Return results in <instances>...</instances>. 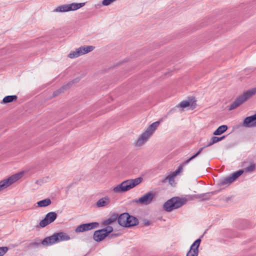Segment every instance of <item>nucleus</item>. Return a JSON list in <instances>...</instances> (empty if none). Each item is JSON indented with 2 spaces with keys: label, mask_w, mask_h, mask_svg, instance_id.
<instances>
[{
  "label": "nucleus",
  "mask_w": 256,
  "mask_h": 256,
  "mask_svg": "<svg viewBox=\"0 0 256 256\" xmlns=\"http://www.w3.org/2000/svg\"><path fill=\"white\" fill-rule=\"evenodd\" d=\"M72 10L71 4H64L58 6L54 10V12H67Z\"/></svg>",
  "instance_id": "obj_19"
},
{
  "label": "nucleus",
  "mask_w": 256,
  "mask_h": 256,
  "mask_svg": "<svg viewBox=\"0 0 256 256\" xmlns=\"http://www.w3.org/2000/svg\"><path fill=\"white\" fill-rule=\"evenodd\" d=\"M56 236L58 238V242L62 241H66L70 240V236L64 232L55 233Z\"/></svg>",
  "instance_id": "obj_20"
},
{
  "label": "nucleus",
  "mask_w": 256,
  "mask_h": 256,
  "mask_svg": "<svg viewBox=\"0 0 256 256\" xmlns=\"http://www.w3.org/2000/svg\"><path fill=\"white\" fill-rule=\"evenodd\" d=\"M94 47L92 46H82L76 50V52L78 57L83 54L90 52L94 50Z\"/></svg>",
  "instance_id": "obj_12"
},
{
  "label": "nucleus",
  "mask_w": 256,
  "mask_h": 256,
  "mask_svg": "<svg viewBox=\"0 0 256 256\" xmlns=\"http://www.w3.org/2000/svg\"><path fill=\"white\" fill-rule=\"evenodd\" d=\"M190 106V102L188 101H182L179 104L178 106L182 108H186Z\"/></svg>",
  "instance_id": "obj_31"
},
{
  "label": "nucleus",
  "mask_w": 256,
  "mask_h": 256,
  "mask_svg": "<svg viewBox=\"0 0 256 256\" xmlns=\"http://www.w3.org/2000/svg\"><path fill=\"white\" fill-rule=\"evenodd\" d=\"M228 129L226 125H222L219 126L214 132V135H220Z\"/></svg>",
  "instance_id": "obj_23"
},
{
  "label": "nucleus",
  "mask_w": 256,
  "mask_h": 256,
  "mask_svg": "<svg viewBox=\"0 0 256 256\" xmlns=\"http://www.w3.org/2000/svg\"><path fill=\"white\" fill-rule=\"evenodd\" d=\"M174 172L176 174V175L180 173V172L178 170L174 171Z\"/></svg>",
  "instance_id": "obj_42"
},
{
  "label": "nucleus",
  "mask_w": 256,
  "mask_h": 256,
  "mask_svg": "<svg viewBox=\"0 0 256 256\" xmlns=\"http://www.w3.org/2000/svg\"><path fill=\"white\" fill-rule=\"evenodd\" d=\"M98 225L99 224L97 222L82 224L76 228L75 232L77 233L84 232L96 228Z\"/></svg>",
  "instance_id": "obj_9"
},
{
  "label": "nucleus",
  "mask_w": 256,
  "mask_h": 256,
  "mask_svg": "<svg viewBox=\"0 0 256 256\" xmlns=\"http://www.w3.org/2000/svg\"><path fill=\"white\" fill-rule=\"evenodd\" d=\"M68 57L70 58H78V55L76 54V51H74V52H70L68 55Z\"/></svg>",
  "instance_id": "obj_34"
},
{
  "label": "nucleus",
  "mask_w": 256,
  "mask_h": 256,
  "mask_svg": "<svg viewBox=\"0 0 256 256\" xmlns=\"http://www.w3.org/2000/svg\"><path fill=\"white\" fill-rule=\"evenodd\" d=\"M207 147H208V146H204V147H202V148H200L199 149V150H198V152H197L195 154L193 155V156H194V158H196L198 156V155H199V154L202 152V150H203L204 148H207Z\"/></svg>",
  "instance_id": "obj_35"
},
{
  "label": "nucleus",
  "mask_w": 256,
  "mask_h": 256,
  "mask_svg": "<svg viewBox=\"0 0 256 256\" xmlns=\"http://www.w3.org/2000/svg\"><path fill=\"white\" fill-rule=\"evenodd\" d=\"M84 4H85L84 2L78 3V4L72 3L71 4L72 10H76L82 7L83 6H84Z\"/></svg>",
  "instance_id": "obj_28"
},
{
  "label": "nucleus",
  "mask_w": 256,
  "mask_h": 256,
  "mask_svg": "<svg viewBox=\"0 0 256 256\" xmlns=\"http://www.w3.org/2000/svg\"><path fill=\"white\" fill-rule=\"evenodd\" d=\"M160 124V122L157 121L151 124L146 130L140 136L138 140L135 142L136 146L140 147L145 144L152 135Z\"/></svg>",
  "instance_id": "obj_4"
},
{
  "label": "nucleus",
  "mask_w": 256,
  "mask_h": 256,
  "mask_svg": "<svg viewBox=\"0 0 256 256\" xmlns=\"http://www.w3.org/2000/svg\"><path fill=\"white\" fill-rule=\"evenodd\" d=\"M103 231L102 229L95 231L93 235L94 240L96 242H100L104 240L107 236Z\"/></svg>",
  "instance_id": "obj_14"
},
{
  "label": "nucleus",
  "mask_w": 256,
  "mask_h": 256,
  "mask_svg": "<svg viewBox=\"0 0 256 256\" xmlns=\"http://www.w3.org/2000/svg\"><path fill=\"white\" fill-rule=\"evenodd\" d=\"M256 168V164H252L250 166L245 168L244 170H242L243 171V172H254Z\"/></svg>",
  "instance_id": "obj_26"
},
{
  "label": "nucleus",
  "mask_w": 256,
  "mask_h": 256,
  "mask_svg": "<svg viewBox=\"0 0 256 256\" xmlns=\"http://www.w3.org/2000/svg\"><path fill=\"white\" fill-rule=\"evenodd\" d=\"M214 192H206L198 194H194L192 197L194 198L200 199L202 201L208 200L210 199Z\"/></svg>",
  "instance_id": "obj_15"
},
{
  "label": "nucleus",
  "mask_w": 256,
  "mask_h": 256,
  "mask_svg": "<svg viewBox=\"0 0 256 256\" xmlns=\"http://www.w3.org/2000/svg\"><path fill=\"white\" fill-rule=\"evenodd\" d=\"M110 202V198L108 196H105L100 198L96 204L98 208L103 207L108 205Z\"/></svg>",
  "instance_id": "obj_18"
},
{
  "label": "nucleus",
  "mask_w": 256,
  "mask_h": 256,
  "mask_svg": "<svg viewBox=\"0 0 256 256\" xmlns=\"http://www.w3.org/2000/svg\"><path fill=\"white\" fill-rule=\"evenodd\" d=\"M73 82H70L66 85L63 86L58 90L54 91L53 92V96L54 97L58 96L62 92H64L66 90L69 88L73 84Z\"/></svg>",
  "instance_id": "obj_17"
},
{
  "label": "nucleus",
  "mask_w": 256,
  "mask_h": 256,
  "mask_svg": "<svg viewBox=\"0 0 256 256\" xmlns=\"http://www.w3.org/2000/svg\"><path fill=\"white\" fill-rule=\"evenodd\" d=\"M198 250L196 248H192V249L190 248V249L188 252L186 256H198Z\"/></svg>",
  "instance_id": "obj_27"
},
{
  "label": "nucleus",
  "mask_w": 256,
  "mask_h": 256,
  "mask_svg": "<svg viewBox=\"0 0 256 256\" xmlns=\"http://www.w3.org/2000/svg\"><path fill=\"white\" fill-rule=\"evenodd\" d=\"M224 138H225V136H222L220 138L216 137V136H212L210 139V142L207 145H206V146H208V147L212 145L213 144L216 143L220 140H222Z\"/></svg>",
  "instance_id": "obj_24"
},
{
  "label": "nucleus",
  "mask_w": 256,
  "mask_h": 256,
  "mask_svg": "<svg viewBox=\"0 0 256 256\" xmlns=\"http://www.w3.org/2000/svg\"><path fill=\"white\" fill-rule=\"evenodd\" d=\"M186 198L174 196L164 203L163 208L167 212H171L174 210L181 208L186 203Z\"/></svg>",
  "instance_id": "obj_3"
},
{
  "label": "nucleus",
  "mask_w": 256,
  "mask_h": 256,
  "mask_svg": "<svg viewBox=\"0 0 256 256\" xmlns=\"http://www.w3.org/2000/svg\"><path fill=\"white\" fill-rule=\"evenodd\" d=\"M144 225L146 226H149L150 224V222L148 220H147L146 222H144Z\"/></svg>",
  "instance_id": "obj_39"
},
{
  "label": "nucleus",
  "mask_w": 256,
  "mask_h": 256,
  "mask_svg": "<svg viewBox=\"0 0 256 256\" xmlns=\"http://www.w3.org/2000/svg\"><path fill=\"white\" fill-rule=\"evenodd\" d=\"M256 94V88H250L244 92L242 95L237 97L230 105L228 106V110L230 111L236 108Z\"/></svg>",
  "instance_id": "obj_2"
},
{
  "label": "nucleus",
  "mask_w": 256,
  "mask_h": 256,
  "mask_svg": "<svg viewBox=\"0 0 256 256\" xmlns=\"http://www.w3.org/2000/svg\"><path fill=\"white\" fill-rule=\"evenodd\" d=\"M118 223L122 226L130 228L138 225V220L136 217L124 212L118 216Z\"/></svg>",
  "instance_id": "obj_5"
},
{
  "label": "nucleus",
  "mask_w": 256,
  "mask_h": 256,
  "mask_svg": "<svg viewBox=\"0 0 256 256\" xmlns=\"http://www.w3.org/2000/svg\"><path fill=\"white\" fill-rule=\"evenodd\" d=\"M170 174L172 175V177L174 176V178L177 176L174 172H172Z\"/></svg>",
  "instance_id": "obj_40"
},
{
  "label": "nucleus",
  "mask_w": 256,
  "mask_h": 256,
  "mask_svg": "<svg viewBox=\"0 0 256 256\" xmlns=\"http://www.w3.org/2000/svg\"><path fill=\"white\" fill-rule=\"evenodd\" d=\"M118 235V234H112L110 235V237H114V236H116Z\"/></svg>",
  "instance_id": "obj_41"
},
{
  "label": "nucleus",
  "mask_w": 256,
  "mask_h": 256,
  "mask_svg": "<svg viewBox=\"0 0 256 256\" xmlns=\"http://www.w3.org/2000/svg\"><path fill=\"white\" fill-rule=\"evenodd\" d=\"M51 204V200L49 198L40 200L37 202L38 207H46Z\"/></svg>",
  "instance_id": "obj_22"
},
{
  "label": "nucleus",
  "mask_w": 256,
  "mask_h": 256,
  "mask_svg": "<svg viewBox=\"0 0 256 256\" xmlns=\"http://www.w3.org/2000/svg\"><path fill=\"white\" fill-rule=\"evenodd\" d=\"M102 230H104V232L106 234V236H108V234L111 233L113 231V228L111 226H108L104 228H102Z\"/></svg>",
  "instance_id": "obj_30"
},
{
  "label": "nucleus",
  "mask_w": 256,
  "mask_h": 256,
  "mask_svg": "<svg viewBox=\"0 0 256 256\" xmlns=\"http://www.w3.org/2000/svg\"><path fill=\"white\" fill-rule=\"evenodd\" d=\"M194 156H192L190 158H189L187 160H186L184 162V164H184V165L187 164H188V163H189V162H190V160H193V159H194Z\"/></svg>",
  "instance_id": "obj_36"
},
{
  "label": "nucleus",
  "mask_w": 256,
  "mask_h": 256,
  "mask_svg": "<svg viewBox=\"0 0 256 256\" xmlns=\"http://www.w3.org/2000/svg\"><path fill=\"white\" fill-rule=\"evenodd\" d=\"M8 250V248L6 246L0 247V256H3Z\"/></svg>",
  "instance_id": "obj_32"
},
{
  "label": "nucleus",
  "mask_w": 256,
  "mask_h": 256,
  "mask_svg": "<svg viewBox=\"0 0 256 256\" xmlns=\"http://www.w3.org/2000/svg\"><path fill=\"white\" fill-rule=\"evenodd\" d=\"M156 194L154 192H148L138 199H136L134 202L142 205H148L152 202Z\"/></svg>",
  "instance_id": "obj_6"
},
{
  "label": "nucleus",
  "mask_w": 256,
  "mask_h": 256,
  "mask_svg": "<svg viewBox=\"0 0 256 256\" xmlns=\"http://www.w3.org/2000/svg\"><path fill=\"white\" fill-rule=\"evenodd\" d=\"M57 214L55 212H50L48 213L45 218L40 222V226L44 228L47 225L54 222L57 218Z\"/></svg>",
  "instance_id": "obj_10"
},
{
  "label": "nucleus",
  "mask_w": 256,
  "mask_h": 256,
  "mask_svg": "<svg viewBox=\"0 0 256 256\" xmlns=\"http://www.w3.org/2000/svg\"><path fill=\"white\" fill-rule=\"evenodd\" d=\"M201 242V239L198 238L191 245L190 247L192 249V248H196L198 250V248L200 246V244Z\"/></svg>",
  "instance_id": "obj_29"
},
{
  "label": "nucleus",
  "mask_w": 256,
  "mask_h": 256,
  "mask_svg": "<svg viewBox=\"0 0 256 256\" xmlns=\"http://www.w3.org/2000/svg\"><path fill=\"white\" fill-rule=\"evenodd\" d=\"M174 172L176 174V175L180 173V172L178 170L174 171Z\"/></svg>",
  "instance_id": "obj_44"
},
{
  "label": "nucleus",
  "mask_w": 256,
  "mask_h": 256,
  "mask_svg": "<svg viewBox=\"0 0 256 256\" xmlns=\"http://www.w3.org/2000/svg\"><path fill=\"white\" fill-rule=\"evenodd\" d=\"M243 173V171L242 170H239L232 174L221 179L220 182V186H224L226 184H229L232 183L234 180H236L238 178L240 175H242Z\"/></svg>",
  "instance_id": "obj_8"
},
{
  "label": "nucleus",
  "mask_w": 256,
  "mask_h": 256,
  "mask_svg": "<svg viewBox=\"0 0 256 256\" xmlns=\"http://www.w3.org/2000/svg\"><path fill=\"white\" fill-rule=\"evenodd\" d=\"M42 244V241L36 240L35 242H32L28 244V247L30 248H37Z\"/></svg>",
  "instance_id": "obj_25"
},
{
  "label": "nucleus",
  "mask_w": 256,
  "mask_h": 256,
  "mask_svg": "<svg viewBox=\"0 0 256 256\" xmlns=\"http://www.w3.org/2000/svg\"><path fill=\"white\" fill-rule=\"evenodd\" d=\"M20 176V174L12 176L8 178L0 181V192L7 188L10 186L17 181Z\"/></svg>",
  "instance_id": "obj_7"
},
{
  "label": "nucleus",
  "mask_w": 256,
  "mask_h": 256,
  "mask_svg": "<svg viewBox=\"0 0 256 256\" xmlns=\"http://www.w3.org/2000/svg\"><path fill=\"white\" fill-rule=\"evenodd\" d=\"M56 242H58V238L56 236L54 233L53 235L44 238V240L42 241V244L48 246Z\"/></svg>",
  "instance_id": "obj_13"
},
{
  "label": "nucleus",
  "mask_w": 256,
  "mask_h": 256,
  "mask_svg": "<svg viewBox=\"0 0 256 256\" xmlns=\"http://www.w3.org/2000/svg\"><path fill=\"white\" fill-rule=\"evenodd\" d=\"M182 170H183V166H178L177 170H178L180 172H181L182 171Z\"/></svg>",
  "instance_id": "obj_38"
},
{
  "label": "nucleus",
  "mask_w": 256,
  "mask_h": 256,
  "mask_svg": "<svg viewBox=\"0 0 256 256\" xmlns=\"http://www.w3.org/2000/svg\"><path fill=\"white\" fill-rule=\"evenodd\" d=\"M174 176L172 177V175H171V174H170V176H168V179L170 182L174 180Z\"/></svg>",
  "instance_id": "obj_37"
},
{
  "label": "nucleus",
  "mask_w": 256,
  "mask_h": 256,
  "mask_svg": "<svg viewBox=\"0 0 256 256\" xmlns=\"http://www.w3.org/2000/svg\"><path fill=\"white\" fill-rule=\"evenodd\" d=\"M242 126L246 128L256 126V114L246 118L244 120Z\"/></svg>",
  "instance_id": "obj_11"
},
{
  "label": "nucleus",
  "mask_w": 256,
  "mask_h": 256,
  "mask_svg": "<svg viewBox=\"0 0 256 256\" xmlns=\"http://www.w3.org/2000/svg\"><path fill=\"white\" fill-rule=\"evenodd\" d=\"M142 180L141 177L127 180L114 188L112 190L115 193L126 192L140 184Z\"/></svg>",
  "instance_id": "obj_1"
},
{
  "label": "nucleus",
  "mask_w": 256,
  "mask_h": 256,
  "mask_svg": "<svg viewBox=\"0 0 256 256\" xmlns=\"http://www.w3.org/2000/svg\"><path fill=\"white\" fill-rule=\"evenodd\" d=\"M174 172L176 174V175L180 173V172L178 170L174 171Z\"/></svg>",
  "instance_id": "obj_43"
},
{
  "label": "nucleus",
  "mask_w": 256,
  "mask_h": 256,
  "mask_svg": "<svg viewBox=\"0 0 256 256\" xmlns=\"http://www.w3.org/2000/svg\"><path fill=\"white\" fill-rule=\"evenodd\" d=\"M116 0H103L102 2V4L104 6H108L112 2H115Z\"/></svg>",
  "instance_id": "obj_33"
},
{
  "label": "nucleus",
  "mask_w": 256,
  "mask_h": 256,
  "mask_svg": "<svg viewBox=\"0 0 256 256\" xmlns=\"http://www.w3.org/2000/svg\"><path fill=\"white\" fill-rule=\"evenodd\" d=\"M18 96L16 95H12V96H5L2 102V104H7L9 102H12L14 101H15L17 100Z\"/></svg>",
  "instance_id": "obj_21"
},
{
  "label": "nucleus",
  "mask_w": 256,
  "mask_h": 256,
  "mask_svg": "<svg viewBox=\"0 0 256 256\" xmlns=\"http://www.w3.org/2000/svg\"><path fill=\"white\" fill-rule=\"evenodd\" d=\"M118 214L113 213L110 216L109 218L102 222V224L103 226H106L110 224H111L112 222H116V220H118Z\"/></svg>",
  "instance_id": "obj_16"
}]
</instances>
